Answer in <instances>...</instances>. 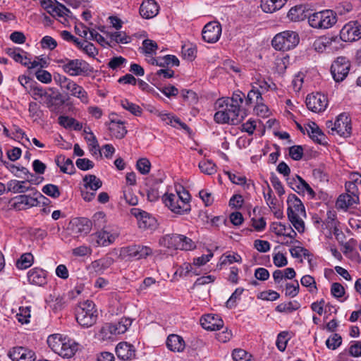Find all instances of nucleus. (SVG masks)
Here are the masks:
<instances>
[{"mask_svg": "<svg viewBox=\"0 0 361 361\" xmlns=\"http://www.w3.org/2000/svg\"><path fill=\"white\" fill-rule=\"evenodd\" d=\"M33 182V178H31L30 180L22 181L18 180H11L7 183V190L8 191L12 192L13 193H25L27 191L35 190L34 188L30 187V185L28 184L29 183Z\"/></svg>", "mask_w": 361, "mask_h": 361, "instance_id": "393cba45", "label": "nucleus"}, {"mask_svg": "<svg viewBox=\"0 0 361 361\" xmlns=\"http://www.w3.org/2000/svg\"><path fill=\"white\" fill-rule=\"evenodd\" d=\"M5 51L6 53L16 62L20 63L24 66H29L30 63V59L26 55H23V54H26V52H25L22 49L6 48Z\"/></svg>", "mask_w": 361, "mask_h": 361, "instance_id": "c756f323", "label": "nucleus"}, {"mask_svg": "<svg viewBox=\"0 0 361 361\" xmlns=\"http://www.w3.org/2000/svg\"><path fill=\"white\" fill-rule=\"evenodd\" d=\"M200 324L206 330L216 331L223 327L224 322L219 315L208 314L200 318Z\"/></svg>", "mask_w": 361, "mask_h": 361, "instance_id": "4be33fe9", "label": "nucleus"}, {"mask_svg": "<svg viewBox=\"0 0 361 361\" xmlns=\"http://www.w3.org/2000/svg\"><path fill=\"white\" fill-rule=\"evenodd\" d=\"M42 191L45 195L54 199L58 198L61 195L59 187L51 183L44 185Z\"/></svg>", "mask_w": 361, "mask_h": 361, "instance_id": "052dcab7", "label": "nucleus"}, {"mask_svg": "<svg viewBox=\"0 0 361 361\" xmlns=\"http://www.w3.org/2000/svg\"><path fill=\"white\" fill-rule=\"evenodd\" d=\"M78 350V343L66 337L59 350L58 355L63 358L72 357Z\"/></svg>", "mask_w": 361, "mask_h": 361, "instance_id": "cd10ccee", "label": "nucleus"}, {"mask_svg": "<svg viewBox=\"0 0 361 361\" xmlns=\"http://www.w3.org/2000/svg\"><path fill=\"white\" fill-rule=\"evenodd\" d=\"M221 30V25L219 23L209 22L204 25L202 30V39L207 43H215L219 39Z\"/></svg>", "mask_w": 361, "mask_h": 361, "instance_id": "2eb2a0df", "label": "nucleus"}, {"mask_svg": "<svg viewBox=\"0 0 361 361\" xmlns=\"http://www.w3.org/2000/svg\"><path fill=\"white\" fill-rule=\"evenodd\" d=\"M77 322L83 328L92 326L97 320L98 312L91 300L80 302L75 309Z\"/></svg>", "mask_w": 361, "mask_h": 361, "instance_id": "7ed1b4c3", "label": "nucleus"}, {"mask_svg": "<svg viewBox=\"0 0 361 361\" xmlns=\"http://www.w3.org/2000/svg\"><path fill=\"white\" fill-rule=\"evenodd\" d=\"M132 320L123 317L118 322L113 323L114 334L117 335L124 334L131 326Z\"/></svg>", "mask_w": 361, "mask_h": 361, "instance_id": "37998d69", "label": "nucleus"}, {"mask_svg": "<svg viewBox=\"0 0 361 361\" xmlns=\"http://www.w3.org/2000/svg\"><path fill=\"white\" fill-rule=\"evenodd\" d=\"M110 39L118 44H127L130 42V37L128 36L125 32H114L111 33Z\"/></svg>", "mask_w": 361, "mask_h": 361, "instance_id": "69168bd1", "label": "nucleus"}, {"mask_svg": "<svg viewBox=\"0 0 361 361\" xmlns=\"http://www.w3.org/2000/svg\"><path fill=\"white\" fill-rule=\"evenodd\" d=\"M116 336L117 334H114L113 323L105 324L99 333V338L103 341L111 340Z\"/></svg>", "mask_w": 361, "mask_h": 361, "instance_id": "c03bdc74", "label": "nucleus"}, {"mask_svg": "<svg viewBox=\"0 0 361 361\" xmlns=\"http://www.w3.org/2000/svg\"><path fill=\"white\" fill-rule=\"evenodd\" d=\"M93 240H95L97 246H107L112 244L118 237L117 234L111 233L106 229L97 231L91 235Z\"/></svg>", "mask_w": 361, "mask_h": 361, "instance_id": "b1692460", "label": "nucleus"}, {"mask_svg": "<svg viewBox=\"0 0 361 361\" xmlns=\"http://www.w3.org/2000/svg\"><path fill=\"white\" fill-rule=\"evenodd\" d=\"M121 106L135 116H140L142 114V109L138 105L126 99L121 101Z\"/></svg>", "mask_w": 361, "mask_h": 361, "instance_id": "e2e57ef3", "label": "nucleus"}, {"mask_svg": "<svg viewBox=\"0 0 361 361\" xmlns=\"http://www.w3.org/2000/svg\"><path fill=\"white\" fill-rule=\"evenodd\" d=\"M41 6L53 17L68 16L71 11L56 0H40Z\"/></svg>", "mask_w": 361, "mask_h": 361, "instance_id": "4468645a", "label": "nucleus"}, {"mask_svg": "<svg viewBox=\"0 0 361 361\" xmlns=\"http://www.w3.org/2000/svg\"><path fill=\"white\" fill-rule=\"evenodd\" d=\"M350 69V61L346 57L339 56L331 64V73L335 82H340L348 76Z\"/></svg>", "mask_w": 361, "mask_h": 361, "instance_id": "9d476101", "label": "nucleus"}, {"mask_svg": "<svg viewBox=\"0 0 361 361\" xmlns=\"http://www.w3.org/2000/svg\"><path fill=\"white\" fill-rule=\"evenodd\" d=\"M109 129L111 133V135L117 139L123 138L127 133V130L124 126V122L121 121H116L111 120L109 123Z\"/></svg>", "mask_w": 361, "mask_h": 361, "instance_id": "f704fd0d", "label": "nucleus"}, {"mask_svg": "<svg viewBox=\"0 0 361 361\" xmlns=\"http://www.w3.org/2000/svg\"><path fill=\"white\" fill-rule=\"evenodd\" d=\"M307 133L310 137L317 143L325 145L327 143L326 137L314 122L308 125Z\"/></svg>", "mask_w": 361, "mask_h": 361, "instance_id": "473e14b6", "label": "nucleus"}, {"mask_svg": "<svg viewBox=\"0 0 361 361\" xmlns=\"http://www.w3.org/2000/svg\"><path fill=\"white\" fill-rule=\"evenodd\" d=\"M287 184L295 192H304L305 190L312 197H314L315 192L310 185L300 176L295 175L294 177L286 178Z\"/></svg>", "mask_w": 361, "mask_h": 361, "instance_id": "a211bd4d", "label": "nucleus"}, {"mask_svg": "<svg viewBox=\"0 0 361 361\" xmlns=\"http://www.w3.org/2000/svg\"><path fill=\"white\" fill-rule=\"evenodd\" d=\"M263 101L262 93L255 87H252V90L247 93V96L245 99L246 104L249 105L252 103H258Z\"/></svg>", "mask_w": 361, "mask_h": 361, "instance_id": "3c124183", "label": "nucleus"}, {"mask_svg": "<svg viewBox=\"0 0 361 361\" xmlns=\"http://www.w3.org/2000/svg\"><path fill=\"white\" fill-rule=\"evenodd\" d=\"M233 361H255L253 356L242 348H235L232 352Z\"/></svg>", "mask_w": 361, "mask_h": 361, "instance_id": "49530a36", "label": "nucleus"}, {"mask_svg": "<svg viewBox=\"0 0 361 361\" xmlns=\"http://www.w3.org/2000/svg\"><path fill=\"white\" fill-rule=\"evenodd\" d=\"M27 276L30 284L42 286L47 283V271L42 269L32 268L27 272Z\"/></svg>", "mask_w": 361, "mask_h": 361, "instance_id": "a878e982", "label": "nucleus"}, {"mask_svg": "<svg viewBox=\"0 0 361 361\" xmlns=\"http://www.w3.org/2000/svg\"><path fill=\"white\" fill-rule=\"evenodd\" d=\"M117 357L122 360H131L135 357L134 346L127 342H120L116 347Z\"/></svg>", "mask_w": 361, "mask_h": 361, "instance_id": "5701e85b", "label": "nucleus"}, {"mask_svg": "<svg viewBox=\"0 0 361 361\" xmlns=\"http://www.w3.org/2000/svg\"><path fill=\"white\" fill-rule=\"evenodd\" d=\"M169 350L173 352H182L185 349V341L183 338L176 334H170L166 341Z\"/></svg>", "mask_w": 361, "mask_h": 361, "instance_id": "c85d7f7f", "label": "nucleus"}, {"mask_svg": "<svg viewBox=\"0 0 361 361\" xmlns=\"http://www.w3.org/2000/svg\"><path fill=\"white\" fill-rule=\"evenodd\" d=\"M111 259H99L91 263V268L97 273L102 274L111 263Z\"/></svg>", "mask_w": 361, "mask_h": 361, "instance_id": "de8ad7c7", "label": "nucleus"}, {"mask_svg": "<svg viewBox=\"0 0 361 361\" xmlns=\"http://www.w3.org/2000/svg\"><path fill=\"white\" fill-rule=\"evenodd\" d=\"M66 337H63L61 334H53L50 335L47 338V344L49 347L56 353L58 354L59 349L63 344V340Z\"/></svg>", "mask_w": 361, "mask_h": 361, "instance_id": "a19ab883", "label": "nucleus"}, {"mask_svg": "<svg viewBox=\"0 0 361 361\" xmlns=\"http://www.w3.org/2000/svg\"><path fill=\"white\" fill-rule=\"evenodd\" d=\"M339 225V222L336 220V213L334 210H328L326 212V218L323 221V224H321V230H329L330 234L333 228Z\"/></svg>", "mask_w": 361, "mask_h": 361, "instance_id": "58836bf2", "label": "nucleus"}, {"mask_svg": "<svg viewBox=\"0 0 361 361\" xmlns=\"http://www.w3.org/2000/svg\"><path fill=\"white\" fill-rule=\"evenodd\" d=\"M290 64V57L288 55H285L281 57H278L275 60V69L279 74L285 73L286 68Z\"/></svg>", "mask_w": 361, "mask_h": 361, "instance_id": "09e8293b", "label": "nucleus"}, {"mask_svg": "<svg viewBox=\"0 0 361 361\" xmlns=\"http://www.w3.org/2000/svg\"><path fill=\"white\" fill-rule=\"evenodd\" d=\"M271 230L277 235H283L294 239L297 235L296 232L290 226L287 228L286 225L281 222H274L271 225Z\"/></svg>", "mask_w": 361, "mask_h": 361, "instance_id": "7c9ffc66", "label": "nucleus"}, {"mask_svg": "<svg viewBox=\"0 0 361 361\" xmlns=\"http://www.w3.org/2000/svg\"><path fill=\"white\" fill-rule=\"evenodd\" d=\"M57 63L70 76H89L94 71V68L82 59L65 58L59 59Z\"/></svg>", "mask_w": 361, "mask_h": 361, "instance_id": "20e7f679", "label": "nucleus"}, {"mask_svg": "<svg viewBox=\"0 0 361 361\" xmlns=\"http://www.w3.org/2000/svg\"><path fill=\"white\" fill-rule=\"evenodd\" d=\"M305 102L307 107L315 113L324 111L328 105L326 96L319 92L308 94Z\"/></svg>", "mask_w": 361, "mask_h": 361, "instance_id": "ddd939ff", "label": "nucleus"}, {"mask_svg": "<svg viewBox=\"0 0 361 361\" xmlns=\"http://www.w3.org/2000/svg\"><path fill=\"white\" fill-rule=\"evenodd\" d=\"M54 80L62 90H66L72 97L78 98L81 103L87 104L90 102V97L83 87L77 82L62 75L54 77Z\"/></svg>", "mask_w": 361, "mask_h": 361, "instance_id": "423d86ee", "label": "nucleus"}, {"mask_svg": "<svg viewBox=\"0 0 361 361\" xmlns=\"http://www.w3.org/2000/svg\"><path fill=\"white\" fill-rule=\"evenodd\" d=\"M288 0H261L260 6L267 13H273L282 8Z\"/></svg>", "mask_w": 361, "mask_h": 361, "instance_id": "2f4dec72", "label": "nucleus"}, {"mask_svg": "<svg viewBox=\"0 0 361 361\" xmlns=\"http://www.w3.org/2000/svg\"><path fill=\"white\" fill-rule=\"evenodd\" d=\"M198 166L200 171L207 175H212L216 172V166L211 159L200 161Z\"/></svg>", "mask_w": 361, "mask_h": 361, "instance_id": "a18cd8bd", "label": "nucleus"}, {"mask_svg": "<svg viewBox=\"0 0 361 361\" xmlns=\"http://www.w3.org/2000/svg\"><path fill=\"white\" fill-rule=\"evenodd\" d=\"M302 215L288 216V220L291 222L294 228L299 232L305 231V222L301 219Z\"/></svg>", "mask_w": 361, "mask_h": 361, "instance_id": "680f3d73", "label": "nucleus"}, {"mask_svg": "<svg viewBox=\"0 0 361 361\" xmlns=\"http://www.w3.org/2000/svg\"><path fill=\"white\" fill-rule=\"evenodd\" d=\"M130 212L137 219V225L140 229L147 230L157 228V221L149 213L139 208H133Z\"/></svg>", "mask_w": 361, "mask_h": 361, "instance_id": "f8f14e48", "label": "nucleus"}, {"mask_svg": "<svg viewBox=\"0 0 361 361\" xmlns=\"http://www.w3.org/2000/svg\"><path fill=\"white\" fill-rule=\"evenodd\" d=\"M359 202V197H353L348 193L341 194L338 196L336 205L338 209L346 211L348 207Z\"/></svg>", "mask_w": 361, "mask_h": 361, "instance_id": "72a5a7b5", "label": "nucleus"}, {"mask_svg": "<svg viewBox=\"0 0 361 361\" xmlns=\"http://www.w3.org/2000/svg\"><path fill=\"white\" fill-rule=\"evenodd\" d=\"M158 13L159 6L154 0H144L140 5V14L146 19L156 16Z\"/></svg>", "mask_w": 361, "mask_h": 361, "instance_id": "bb28decb", "label": "nucleus"}, {"mask_svg": "<svg viewBox=\"0 0 361 361\" xmlns=\"http://www.w3.org/2000/svg\"><path fill=\"white\" fill-rule=\"evenodd\" d=\"M300 308V304L297 301H291L288 303H281L276 307L279 312H291Z\"/></svg>", "mask_w": 361, "mask_h": 361, "instance_id": "6e6d98bb", "label": "nucleus"}, {"mask_svg": "<svg viewBox=\"0 0 361 361\" xmlns=\"http://www.w3.org/2000/svg\"><path fill=\"white\" fill-rule=\"evenodd\" d=\"M165 205L173 213L184 214L188 213L191 208L190 204V195L184 188L176 193L166 194L162 197Z\"/></svg>", "mask_w": 361, "mask_h": 361, "instance_id": "f03ea898", "label": "nucleus"}, {"mask_svg": "<svg viewBox=\"0 0 361 361\" xmlns=\"http://www.w3.org/2000/svg\"><path fill=\"white\" fill-rule=\"evenodd\" d=\"M152 254V250L149 247L142 245H131L123 247L121 250V255L133 259L146 258Z\"/></svg>", "mask_w": 361, "mask_h": 361, "instance_id": "9b49d317", "label": "nucleus"}, {"mask_svg": "<svg viewBox=\"0 0 361 361\" xmlns=\"http://www.w3.org/2000/svg\"><path fill=\"white\" fill-rule=\"evenodd\" d=\"M179 63V60L176 56L166 55L163 57H159V63H157V66L164 68L169 66H178Z\"/></svg>", "mask_w": 361, "mask_h": 361, "instance_id": "864d4df0", "label": "nucleus"}, {"mask_svg": "<svg viewBox=\"0 0 361 361\" xmlns=\"http://www.w3.org/2000/svg\"><path fill=\"white\" fill-rule=\"evenodd\" d=\"M245 99V94L237 90L231 97L222 98L217 101L221 110L215 113L214 118L218 123L239 124L245 118L241 114L240 106Z\"/></svg>", "mask_w": 361, "mask_h": 361, "instance_id": "f257e3e1", "label": "nucleus"}, {"mask_svg": "<svg viewBox=\"0 0 361 361\" xmlns=\"http://www.w3.org/2000/svg\"><path fill=\"white\" fill-rule=\"evenodd\" d=\"M160 243L168 248L181 250H191L196 247L190 238L177 233L165 235L160 240Z\"/></svg>", "mask_w": 361, "mask_h": 361, "instance_id": "1a4fd4ad", "label": "nucleus"}, {"mask_svg": "<svg viewBox=\"0 0 361 361\" xmlns=\"http://www.w3.org/2000/svg\"><path fill=\"white\" fill-rule=\"evenodd\" d=\"M361 38V24L357 20H351L343 25L339 37L333 36L325 39L324 44L331 46L333 43L338 44L340 40L352 42Z\"/></svg>", "mask_w": 361, "mask_h": 361, "instance_id": "39448f33", "label": "nucleus"}, {"mask_svg": "<svg viewBox=\"0 0 361 361\" xmlns=\"http://www.w3.org/2000/svg\"><path fill=\"white\" fill-rule=\"evenodd\" d=\"M287 17L293 22H299L307 17L305 8L302 5H297L292 7L288 12Z\"/></svg>", "mask_w": 361, "mask_h": 361, "instance_id": "c9c22d12", "label": "nucleus"}, {"mask_svg": "<svg viewBox=\"0 0 361 361\" xmlns=\"http://www.w3.org/2000/svg\"><path fill=\"white\" fill-rule=\"evenodd\" d=\"M6 168L17 177H21V174H24L25 176L29 175L31 178H35V176L30 173L29 170L25 167L7 163Z\"/></svg>", "mask_w": 361, "mask_h": 361, "instance_id": "8fccbe9b", "label": "nucleus"}, {"mask_svg": "<svg viewBox=\"0 0 361 361\" xmlns=\"http://www.w3.org/2000/svg\"><path fill=\"white\" fill-rule=\"evenodd\" d=\"M158 116L161 119V121L166 122L167 125H171L173 127L180 126L183 129L188 128V126L185 123L182 122L180 118L173 116L171 114L159 112L158 114Z\"/></svg>", "mask_w": 361, "mask_h": 361, "instance_id": "ea45409f", "label": "nucleus"}, {"mask_svg": "<svg viewBox=\"0 0 361 361\" xmlns=\"http://www.w3.org/2000/svg\"><path fill=\"white\" fill-rule=\"evenodd\" d=\"M353 11V5L349 2H343L339 4L336 8V11L334 13H336L337 16H344L345 17L349 13H352Z\"/></svg>", "mask_w": 361, "mask_h": 361, "instance_id": "4d7b16f0", "label": "nucleus"}, {"mask_svg": "<svg viewBox=\"0 0 361 361\" xmlns=\"http://www.w3.org/2000/svg\"><path fill=\"white\" fill-rule=\"evenodd\" d=\"M42 102L46 104L47 107L52 112L58 111L61 106L65 103V100L61 93L56 94L49 93L47 91L44 94Z\"/></svg>", "mask_w": 361, "mask_h": 361, "instance_id": "412c9836", "label": "nucleus"}, {"mask_svg": "<svg viewBox=\"0 0 361 361\" xmlns=\"http://www.w3.org/2000/svg\"><path fill=\"white\" fill-rule=\"evenodd\" d=\"M335 134L341 137H348L351 134V121L346 114H341L334 121Z\"/></svg>", "mask_w": 361, "mask_h": 361, "instance_id": "f3484780", "label": "nucleus"}, {"mask_svg": "<svg viewBox=\"0 0 361 361\" xmlns=\"http://www.w3.org/2000/svg\"><path fill=\"white\" fill-rule=\"evenodd\" d=\"M287 215H302L306 216L305 207L301 200L295 195L290 194L287 199Z\"/></svg>", "mask_w": 361, "mask_h": 361, "instance_id": "6ab92c4d", "label": "nucleus"}, {"mask_svg": "<svg viewBox=\"0 0 361 361\" xmlns=\"http://www.w3.org/2000/svg\"><path fill=\"white\" fill-rule=\"evenodd\" d=\"M337 22L336 13L332 10L315 12L308 17L309 25L315 29H328Z\"/></svg>", "mask_w": 361, "mask_h": 361, "instance_id": "0eeeda50", "label": "nucleus"}, {"mask_svg": "<svg viewBox=\"0 0 361 361\" xmlns=\"http://www.w3.org/2000/svg\"><path fill=\"white\" fill-rule=\"evenodd\" d=\"M244 289L242 288H238L231 294L228 300L226 301V307L233 309L237 305V300L240 299V296L243 294Z\"/></svg>", "mask_w": 361, "mask_h": 361, "instance_id": "13d9d810", "label": "nucleus"}, {"mask_svg": "<svg viewBox=\"0 0 361 361\" xmlns=\"http://www.w3.org/2000/svg\"><path fill=\"white\" fill-rule=\"evenodd\" d=\"M136 168L141 174L147 175L150 171L151 163L147 158H140L137 161Z\"/></svg>", "mask_w": 361, "mask_h": 361, "instance_id": "bf43d9fd", "label": "nucleus"}, {"mask_svg": "<svg viewBox=\"0 0 361 361\" xmlns=\"http://www.w3.org/2000/svg\"><path fill=\"white\" fill-rule=\"evenodd\" d=\"M342 343V338L338 334H334L330 336L326 341V347L329 349L336 350Z\"/></svg>", "mask_w": 361, "mask_h": 361, "instance_id": "0e129e2a", "label": "nucleus"}, {"mask_svg": "<svg viewBox=\"0 0 361 361\" xmlns=\"http://www.w3.org/2000/svg\"><path fill=\"white\" fill-rule=\"evenodd\" d=\"M74 225L75 226L76 233L87 235L92 229V223L89 219L81 217L75 221Z\"/></svg>", "mask_w": 361, "mask_h": 361, "instance_id": "e433bc0d", "label": "nucleus"}, {"mask_svg": "<svg viewBox=\"0 0 361 361\" xmlns=\"http://www.w3.org/2000/svg\"><path fill=\"white\" fill-rule=\"evenodd\" d=\"M300 283L302 286L308 288L310 293L317 292V287L315 279L310 275H305L300 279Z\"/></svg>", "mask_w": 361, "mask_h": 361, "instance_id": "603ef678", "label": "nucleus"}, {"mask_svg": "<svg viewBox=\"0 0 361 361\" xmlns=\"http://www.w3.org/2000/svg\"><path fill=\"white\" fill-rule=\"evenodd\" d=\"M349 354L352 357H361V341H353L349 347Z\"/></svg>", "mask_w": 361, "mask_h": 361, "instance_id": "774afa93", "label": "nucleus"}, {"mask_svg": "<svg viewBox=\"0 0 361 361\" xmlns=\"http://www.w3.org/2000/svg\"><path fill=\"white\" fill-rule=\"evenodd\" d=\"M9 357L13 361H35V353L25 347L17 346L13 348L8 352Z\"/></svg>", "mask_w": 361, "mask_h": 361, "instance_id": "dca6fc26", "label": "nucleus"}, {"mask_svg": "<svg viewBox=\"0 0 361 361\" xmlns=\"http://www.w3.org/2000/svg\"><path fill=\"white\" fill-rule=\"evenodd\" d=\"M144 190L146 192L147 200L150 202H155L160 197L157 184H153L152 185H146V188Z\"/></svg>", "mask_w": 361, "mask_h": 361, "instance_id": "5fc2aeb1", "label": "nucleus"}, {"mask_svg": "<svg viewBox=\"0 0 361 361\" xmlns=\"http://www.w3.org/2000/svg\"><path fill=\"white\" fill-rule=\"evenodd\" d=\"M83 188L85 190H90L92 191H97L102 185V180L98 178L95 175H86L82 178Z\"/></svg>", "mask_w": 361, "mask_h": 361, "instance_id": "4c0bfd02", "label": "nucleus"}, {"mask_svg": "<svg viewBox=\"0 0 361 361\" xmlns=\"http://www.w3.org/2000/svg\"><path fill=\"white\" fill-rule=\"evenodd\" d=\"M300 42L298 34L292 30L278 33L271 41L272 47L278 51H288L295 48Z\"/></svg>", "mask_w": 361, "mask_h": 361, "instance_id": "6e6552de", "label": "nucleus"}, {"mask_svg": "<svg viewBox=\"0 0 361 361\" xmlns=\"http://www.w3.org/2000/svg\"><path fill=\"white\" fill-rule=\"evenodd\" d=\"M34 190L35 192L33 193V195H35V197H31L30 195H20L18 196H16L14 198L15 207L20 209L21 208H23V206H27L30 207L37 206L39 203L38 198H46L37 190L35 189Z\"/></svg>", "mask_w": 361, "mask_h": 361, "instance_id": "aec40b11", "label": "nucleus"}, {"mask_svg": "<svg viewBox=\"0 0 361 361\" xmlns=\"http://www.w3.org/2000/svg\"><path fill=\"white\" fill-rule=\"evenodd\" d=\"M34 262V257L30 252H26L20 257L16 262V266L18 269H26L30 267Z\"/></svg>", "mask_w": 361, "mask_h": 361, "instance_id": "79ce46f5", "label": "nucleus"}, {"mask_svg": "<svg viewBox=\"0 0 361 361\" xmlns=\"http://www.w3.org/2000/svg\"><path fill=\"white\" fill-rule=\"evenodd\" d=\"M85 54L88 55L90 57L94 58L96 55L98 54V50L94 47V45L89 42L86 40H83L82 47L80 48Z\"/></svg>", "mask_w": 361, "mask_h": 361, "instance_id": "338daca9", "label": "nucleus"}]
</instances>
